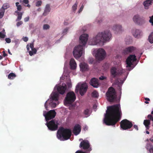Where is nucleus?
<instances>
[{"label":"nucleus","mask_w":153,"mask_h":153,"mask_svg":"<svg viewBox=\"0 0 153 153\" xmlns=\"http://www.w3.org/2000/svg\"><path fill=\"white\" fill-rule=\"evenodd\" d=\"M68 29L67 28L65 29L64 30L63 33H65V32H67L68 31Z\"/></svg>","instance_id":"59"},{"label":"nucleus","mask_w":153,"mask_h":153,"mask_svg":"<svg viewBox=\"0 0 153 153\" xmlns=\"http://www.w3.org/2000/svg\"><path fill=\"white\" fill-rule=\"evenodd\" d=\"M16 75L13 73H10L8 75V78L10 79H13L16 77Z\"/></svg>","instance_id":"31"},{"label":"nucleus","mask_w":153,"mask_h":153,"mask_svg":"<svg viewBox=\"0 0 153 153\" xmlns=\"http://www.w3.org/2000/svg\"><path fill=\"white\" fill-rule=\"evenodd\" d=\"M133 127L137 131L138 130V128L137 125H134L133 126Z\"/></svg>","instance_id":"54"},{"label":"nucleus","mask_w":153,"mask_h":153,"mask_svg":"<svg viewBox=\"0 0 153 153\" xmlns=\"http://www.w3.org/2000/svg\"><path fill=\"white\" fill-rule=\"evenodd\" d=\"M19 3L17 2L16 3V6L17 7V10L19 11H21L22 9V6L20 5H19Z\"/></svg>","instance_id":"38"},{"label":"nucleus","mask_w":153,"mask_h":153,"mask_svg":"<svg viewBox=\"0 0 153 153\" xmlns=\"http://www.w3.org/2000/svg\"><path fill=\"white\" fill-rule=\"evenodd\" d=\"M150 22L152 23V25H153V15L150 17V19L149 20Z\"/></svg>","instance_id":"45"},{"label":"nucleus","mask_w":153,"mask_h":153,"mask_svg":"<svg viewBox=\"0 0 153 153\" xmlns=\"http://www.w3.org/2000/svg\"><path fill=\"white\" fill-rule=\"evenodd\" d=\"M146 148L147 150H150L153 149V146L151 143H146Z\"/></svg>","instance_id":"28"},{"label":"nucleus","mask_w":153,"mask_h":153,"mask_svg":"<svg viewBox=\"0 0 153 153\" xmlns=\"http://www.w3.org/2000/svg\"><path fill=\"white\" fill-rule=\"evenodd\" d=\"M59 94L58 93H54L51 96V100L52 101H57L58 100Z\"/></svg>","instance_id":"27"},{"label":"nucleus","mask_w":153,"mask_h":153,"mask_svg":"<svg viewBox=\"0 0 153 153\" xmlns=\"http://www.w3.org/2000/svg\"><path fill=\"white\" fill-rule=\"evenodd\" d=\"M58 123L54 120H52L46 124L48 129L51 131H54L57 129Z\"/></svg>","instance_id":"12"},{"label":"nucleus","mask_w":153,"mask_h":153,"mask_svg":"<svg viewBox=\"0 0 153 153\" xmlns=\"http://www.w3.org/2000/svg\"><path fill=\"white\" fill-rule=\"evenodd\" d=\"M136 50L135 47L133 46H130L124 49L123 51V53L124 54H127L134 52Z\"/></svg>","instance_id":"16"},{"label":"nucleus","mask_w":153,"mask_h":153,"mask_svg":"<svg viewBox=\"0 0 153 153\" xmlns=\"http://www.w3.org/2000/svg\"><path fill=\"white\" fill-rule=\"evenodd\" d=\"M70 65L71 68V69L74 70L76 69V64L74 59L72 58L71 59Z\"/></svg>","instance_id":"23"},{"label":"nucleus","mask_w":153,"mask_h":153,"mask_svg":"<svg viewBox=\"0 0 153 153\" xmlns=\"http://www.w3.org/2000/svg\"><path fill=\"white\" fill-rule=\"evenodd\" d=\"M122 27L120 25H115L113 26V29L116 31L118 32H119L120 31L122 30Z\"/></svg>","instance_id":"25"},{"label":"nucleus","mask_w":153,"mask_h":153,"mask_svg":"<svg viewBox=\"0 0 153 153\" xmlns=\"http://www.w3.org/2000/svg\"><path fill=\"white\" fill-rule=\"evenodd\" d=\"M149 140L153 143V136L150 138Z\"/></svg>","instance_id":"58"},{"label":"nucleus","mask_w":153,"mask_h":153,"mask_svg":"<svg viewBox=\"0 0 153 153\" xmlns=\"http://www.w3.org/2000/svg\"><path fill=\"white\" fill-rule=\"evenodd\" d=\"M67 84L68 88H70L71 87V83L70 81L67 82Z\"/></svg>","instance_id":"46"},{"label":"nucleus","mask_w":153,"mask_h":153,"mask_svg":"<svg viewBox=\"0 0 153 153\" xmlns=\"http://www.w3.org/2000/svg\"><path fill=\"white\" fill-rule=\"evenodd\" d=\"M71 134L70 129L62 127L58 130L57 137L60 140L64 141L69 139L71 136Z\"/></svg>","instance_id":"4"},{"label":"nucleus","mask_w":153,"mask_h":153,"mask_svg":"<svg viewBox=\"0 0 153 153\" xmlns=\"http://www.w3.org/2000/svg\"><path fill=\"white\" fill-rule=\"evenodd\" d=\"M22 39L25 42H27L28 40V38L27 37L23 38Z\"/></svg>","instance_id":"50"},{"label":"nucleus","mask_w":153,"mask_h":153,"mask_svg":"<svg viewBox=\"0 0 153 153\" xmlns=\"http://www.w3.org/2000/svg\"><path fill=\"white\" fill-rule=\"evenodd\" d=\"M76 87L75 92H77L79 90L80 94L81 96H83L87 91L88 86L86 83H83L81 84L78 83Z\"/></svg>","instance_id":"8"},{"label":"nucleus","mask_w":153,"mask_h":153,"mask_svg":"<svg viewBox=\"0 0 153 153\" xmlns=\"http://www.w3.org/2000/svg\"><path fill=\"white\" fill-rule=\"evenodd\" d=\"M110 73L111 77L114 78L117 76L124 75L123 81L126 79L128 74L125 73V71L123 69L117 71V68L115 67H112L110 70Z\"/></svg>","instance_id":"6"},{"label":"nucleus","mask_w":153,"mask_h":153,"mask_svg":"<svg viewBox=\"0 0 153 153\" xmlns=\"http://www.w3.org/2000/svg\"><path fill=\"white\" fill-rule=\"evenodd\" d=\"M5 40L7 43H9L11 42V40L9 38H6Z\"/></svg>","instance_id":"48"},{"label":"nucleus","mask_w":153,"mask_h":153,"mask_svg":"<svg viewBox=\"0 0 153 153\" xmlns=\"http://www.w3.org/2000/svg\"><path fill=\"white\" fill-rule=\"evenodd\" d=\"M79 66L80 70L82 71H86L89 70L88 65L85 62H83L80 63Z\"/></svg>","instance_id":"19"},{"label":"nucleus","mask_w":153,"mask_h":153,"mask_svg":"<svg viewBox=\"0 0 153 153\" xmlns=\"http://www.w3.org/2000/svg\"><path fill=\"white\" fill-rule=\"evenodd\" d=\"M147 117L148 119L150 120H152L153 122V116L151 114H149L147 116Z\"/></svg>","instance_id":"44"},{"label":"nucleus","mask_w":153,"mask_h":153,"mask_svg":"<svg viewBox=\"0 0 153 153\" xmlns=\"http://www.w3.org/2000/svg\"><path fill=\"white\" fill-rule=\"evenodd\" d=\"M106 96L108 101L111 102H118L119 100L117 99V95L115 89L112 87L109 88L106 93Z\"/></svg>","instance_id":"5"},{"label":"nucleus","mask_w":153,"mask_h":153,"mask_svg":"<svg viewBox=\"0 0 153 153\" xmlns=\"http://www.w3.org/2000/svg\"><path fill=\"white\" fill-rule=\"evenodd\" d=\"M133 20L136 23L141 25L145 22L144 19L143 17H140L138 15H136L133 18Z\"/></svg>","instance_id":"15"},{"label":"nucleus","mask_w":153,"mask_h":153,"mask_svg":"<svg viewBox=\"0 0 153 153\" xmlns=\"http://www.w3.org/2000/svg\"><path fill=\"white\" fill-rule=\"evenodd\" d=\"M137 60L136 56L135 55H130L126 59V67H131L132 63Z\"/></svg>","instance_id":"14"},{"label":"nucleus","mask_w":153,"mask_h":153,"mask_svg":"<svg viewBox=\"0 0 153 153\" xmlns=\"http://www.w3.org/2000/svg\"><path fill=\"white\" fill-rule=\"evenodd\" d=\"M78 3L76 1L75 4L72 7V9L74 11H75L76 9Z\"/></svg>","instance_id":"37"},{"label":"nucleus","mask_w":153,"mask_h":153,"mask_svg":"<svg viewBox=\"0 0 153 153\" xmlns=\"http://www.w3.org/2000/svg\"><path fill=\"white\" fill-rule=\"evenodd\" d=\"M81 131L80 126L79 124H77L74 126L73 132L75 135H77Z\"/></svg>","instance_id":"18"},{"label":"nucleus","mask_w":153,"mask_h":153,"mask_svg":"<svg viewBox=\"0 0 153 153\" xmlns=\"http://www.w3.org/2000/svg\"><path fill=\"white\" fill-rule=\"evenodd\" d=\"M122 114L120 104L108 107L104 122L106 125L114 126L120 120Z\"/></svg>","instance_id":"1"},{"label":"nucleus","mask_w":153,"mask_h":153,"mask_svg":"<svg viewBox=\"0 0 153 153\" xmlns=\"http://www.w3.org/2000/svg\"><path fill=\"white\" fill-rule=\"evenodd\" d=\"M149 151L150 153H153V148Z\"/></svg>","instance_id":"61"},{"label":"nucleus","mask_w":153,"mask_h":153,"mask_svg":"<svg viewBox=\"0 0 153 153\" xmlns=\"http://www.w3.org/2000/svg\"><path fill=\"white\" fill-rule=\"evenodd\" d=\"M144 99L145 100L148 101H150V99L148 98H144Z\"/></svg>","instance_id":"60"},{"label":"nucleus","mask_w":153,"mask_h":153,"mask_svg":"<svg viewBox=\"0 0 153 153\" xmlns=\"http://www.w3.org/2000/svg\"><path fill=\"white\" fill-rule=\"evenodd\" d=\"M42 1L41 0L38 1L36 3V7H39L41 6L42 4Z\"/></svg>","instance_id":"40"},{"label":"nucleus","mask_w":153,"mask_h":153,"mask_svg":"<svg viewBox=\"0 0 153 153\" xmlns=\"http://www.w3.org/2000/svg\"><path fill=\"white\" fill-rule=\"evenodd\" d=\"M23 22L22 21H20L18 22L16 24V25L17 26H19L20 25L22 24Z\"/></svg>","instance_id":"49"},{"label":"nucleus","mask_w":153,"mask_h":153,"mask_svg":"<svg viewBox=\"0 0 153 153\" xmlns=\"http://www.w3.org/2000/svg\"><path fill=\"white\" fill-rule=\"evenodd\" d=\"M10 6L9 4L8 3H4L3 4L1 8L2 9V10H5L7 9Z\"/></svg>","instance_id":"35"},{"label":"nucleus","mask_w":153,"mask_h":153,"mask_svg":"<svg viewBox=\"0 0 153 153\" xmlns=\"http://www.w3.org/2000/svg\"><path fill=\"white\" fill-rule=\"evenodd\" d=\"M23 2L26 4H28L29 1L28 0H23Z\"/></svg>","instance_id":"55"},{"label":"nucleus","mask_w":153,"mask_h":153,"mask_svg":"<svg viewBox=\"0 0 153 153\" xmlns=\"http://www.w3.org/2000/svg\"><path fill=\"white\" fill-rule=\"evenodd\" d=\"M56 113L54 110H51L47 112L44 111L43 113V116L45 117L46 121L53 118L56 115Z\"/></svg>","instance_id":"13"},{"label":"nucleus","mask_w":153,"mask_h":153,"mask_svg":"<svg viewBox=\"0 0 153 153\" xmlns=\"http://www.w3.org/2000/svg\"><path fill=\"white\" fill-rule=\"evenodd\" d=\"M2 53H3V56L4 57H5L7 56V54L5 53V51H3Z\"/></svg>","instance_id":"53"},{"label":"nucleus","mask_w":153,"mask_h":153,"mask_svg":"<svg viewBox=\"0 0 153 153\" xmlns=\"http://www.w3.org/2000/svg\"><path fill=\"white\" fill-rule=\"evenodd\" d=\"M30 48L31 49L34 48V43L33 42L32 43L30 44V45L28 44L27 45V51H29L30 50Z\"/></svg>","instance_id":"34"},{"label":"nucleus","mask_w":153,"mask_h":153,"mask_svg":"<svg viewBox=\"0 0 153 153\" xmlns=\"http://www.w3.org/2000/svg\"><path fill=\"white\" fill-rule=\"evenodd\" d=\"M143 124L147 129H149V126L150 124V121L149 120H145L144 121Z\"/></svg>","instance_id":"29"},{"label":"nucleus","mask_w":153,"mask_h":153,"mask_svg":"<svg viewBox=\"0 0 153 153\" xmlns=\"http://www.w3.org/2000/svg\"><path fill=\"white\" fill-rule=\"evenodd\" d=\"M16 13H17L18 15V17L16 19V21H19L22 19V13L21 12H18L17 11H16Z\"/></svg>","instance_id":"30"},{"label":"nucleus","mask_w":153,"mask_h":153,"mask_svg":"<svg viewBox=\"0 0 153 153\" xmlns=\"http://www.w3.org/2000/svg\"><path fill=\"white\" fill-rule=\"evenodd\" d=\"M4 10L1 9H0V19L2 18L4 16Z\"/></svg>","instance_id":"39"},{"label":"nucleus","mask_w":153,"mask_h":153,"mask_svg":"<svg viewBox=\"0 0 153 153\" xmlns=\"http://www.w3.org/2000/svg\"><path fill=\"white\" fill-rule=\"evenodd\" d=\"M153 3V0H146L144 2L143 4L145 9H147Z\"/></svg>","instance_id":"22"},{"label":"nucleus","mask_w":153,"mask_h":153,"mask_svg":"<svg viewBox=\"0 0 153 153\" xmlns=\"http://www.w3.org/2000/svg\"><path fill=\"white\" fill-rule=\"evenodd\" d=\"M5 35L0 32V38H4L5 37Z\"/></svg>","instance_id":"43"},{"label":"nucleus","mask_w":153,"mask_h":153,"mask_svg":"<svg viewBox=\"0 0 153 153\" xmlns=\"http://www.w3.org/2000/svg\"><path fill=\"white\" fill-rule=\"evenodd\" d=\"M50 28V26L48 24H44L43 26V29L44 30H47Z\"/></svg>","instance_id":"41"},{"label":"nucleus","mask_w":153,"mask_h":153,"mask_svg":"<svg viewBox=\"0 0 153 153\" xmlns=\"http://www.w3.org/2000/svg\"><path fill=\"white\" fill-rule=\"evenodd\" d=\"M47 101H46V102H45V108L46 109V110H48V106H47Z\"/></svg>","instance_id":"56"},{"label":"nucleus","mask_w":153,"mask_h":153,"mask_svg":"<svg viewBox=\"0 0 153 153\" xmlns=\"http://www.w3.org/2000/svg\"><path fill=\"white\" fill-rule=\"evenodd\" d=\"M50 104L51 105V106L53 108H55L56 106V103L55 102H51V103H50Z\"/></svg>","instance_id":"42"},{"label":"nucleus","mask_w":153,"mask_h":153,"mask_svg":"<svg viewBox=\"0 0 153 153\" xmlns=\"http://www.w3.org/2000/svg\"><path fill=\"white\" fill-rule=\"evenodd\" d=\"M79 146L80 148L86 150L85 152L86 153H90V152L92 150V149L90 146L89 142L88 140H82L80 143Z\"/></svg>","instance_id":"9"},{"label":"nucleus","mask_w":153,"mask_h":153,"mask_svg":"<svg viewBox=\"0 0 153 153\" xmlns=\"http://www.w3.org/2000/svg\"><path fill=\"white\" fill-rule=\"evenodd\" d=\"M105 77L103 76H101L99 78V79L100 80H104L105 79Z\"/></svg>","instance_id":"57"},{"label":"nucleus","mask_w":153,"mask_h":153,"mask_svg":"<svg viewBox=\"0 0 153 153\" xmlns=\"http://www.w3.org/2000/svg\"><path fill=\"white\" fill-rule=\"evenodd\" d=\"M111 37V34L108 30L104 31V32L99 33L93 39V41L94 42V45L100 44L101 42H104L109 41Z\"/></svg>","instance_id":"3"},{"label":"nucleus","mask_w":153,"mask_h":153,"mask_svg":"<svg viewBox=\"0 0 153 153\" xmlns=\"http://www.w3.org/2000/svg\"><path fill=\"white\" fill-rule=\"evenodd\" d=\"M76 96L74 92L73 91L68 92L67 94L64 101V103L65 105L68 104H71L75 101Z\"/></svg>","instance_id":"7"},{"label":"nucleus","mask_w":153,"mask_h":153,"mask_svg":"<svg viewBox=\"0 0 153 153\" xmlns=\"http://www.w3.org/2000/svg\"><path fill=\"white\" fill-rule=\"evenodd\" d=\"M8 52L9 54L12 55V53H11L10 52V50L9 49L8 50Z\"/></svg>","instance_id":"63"},{"label":"nucleus","mask_w":153,"mask_h":153,"mask_svg":"<svg viewBox=\"0 0 153 153\" xmlns=\"http://www.w3.org/2000/svg\"><path fill=\"white\" fill-rule=\"evenodd\" d=\"M31 50V51H29V54L30 56H32L34 54L36 53L37 50L35 48H33Z\"/></svg>","instance_id":"32"},{"label":"nucleus","mask_w":153,"mask_h":153,"mask_svg":"<svg viewBox=\"0 0 153 153\" xmlns=\"http://www.w3.org/2000/svg\"><path fill=\"white\" fill-rule=\"evenodd\" d=\"M90 83V85L94 88H97L99 85L98 80L95 78H92L91 79Z\"/></svg>","instance_id":"20"},{"label":"nucleus","mask_w":153,"mask_h":153,"mask_svg":"<svg viewBox=\"0 0 153 153\" xmlns=\"http://www.w3.org/2000/svg\"><path fill=\"white\" fill-rule=\"evenodd\" d=\"M93 61V59H91L89 61V62L90 63H92V62Z\"/></svg>","instance_id":"62"},{"label":"nucleus","mask_w":153,"mask_h":153,"mask_svg":"<svg viewBox=\"0 0 153 153\" xmlns=\"http://www.w3.org/2000/svg\"><path fill=\"white\" fill-rule=\"evenodd\" d=\"M91 113V112L90 110L88 108L85 109L83 112V114L85 115V117H87L90 116Z\"/></svg>","instance_id":"24"},{"label":"nucleus","mask_w":153,"mask_h":153,"mask_svg":"<svg viewBox=\"0 0 153 153\" xmlns=\"http://www.w3.org/2000/svg\"><path fill=\"white\" fill-rule=\"evenodd\" d=\"M105 55L106 52L102 48L98 49L96 52L95 57L98 60L101 61L104 59Z\"/></svg>","instance_id":"11"},{"label":"nucleus","mask_w":153,"mask_h":153,"mask_svg":"<svg viewBox=\"0 0 153 153\" xmlns=\"http://www.w3.org/2000/svg\"><path fill=\"white\" fill-rule=\"evenodd\" d=\"M57 89L58 91L59 94H64L67 89V86L65 84L63 83L62 85L59 86Z\"/></svg>","instance_id":"17"},{"label":"nucleus","mask_w":153,"mask_h":153,"mask_svg":"<svg viewBox=\"0 0 153 153\" xmlns=\"http://www.w3.org/2000/svg\"><path fill=\"white\" fill-rule=\"evenodd\" d=\"M88 35L87 34H83L79 37V42L81 45L75 46L73 51V54L75 58H79L82 55L83 46H85L88 40Z\"/></svg>","instance_id":"2"},{"label":"nucleus","mask_w":153,"mask_h":153,"mask_svg":"<svg viewBox=\"0 0 153 153\" xmlns=\"http://www.w3.org/2000/svg\"><path fill=\"white\" fill-rule=\"evenodd\" d=\"M148 39L150 43H153V31L149 35Z\"/></svg>","instance_id":"33"},{"label":"nucleus","mask_w":153,"mask_h":153,"mask_svg":"<svg viewBox=\"0 0 153 153\" xmlns=\"http://www.w3.org/2000/svg\"><path fill=\"white\" fill-rule=\"evenodd\" d=\"M133 35L136 38H139L142 35L141 31L138 29H134L132 31Z\"/></svg>","instance_id":"21"},{"label":"nucleus","mask_w":153,"mask_h":153,"mask_svg":"<svg viewBox=\"0 0 153 153\" xmlns=\"http://www.w3.org/2000/svg\"><path fill=\"white\" fill-rule=\"evenodd\" d=\"M75 153H86V152H83L81 150H78L76 151Z\"/></svg>","instance_id":"52"},{"label":"nucleus","mask_w":153,"mask_h":153,"mask_svg":"<svg viewBox=\"0 0 153 153\" xmlns=\"http://www.w3.org/2000/svg\"><path fill=\"white\" fill-rule=\"evenodd\" d=\"M98 94L97 92L96 91H94L92 93V96L93 97L97 98L98 96Z\"/></svg>","instance_id":"36"},{"label":"nucleus","mask_w":153,"mask_h":153,"mask_svg":"<svg viewBox=\"0 0 153 153\" xmlns=\"http://www.w3.org/2000/svg\"><path fill=\"white\" fill-rule=\"evenodd\" d=\"M133 125L132 122L127 119H124L120 122V128L123 130H126L131 128Z\"/></svg>","instance_id":"10"},{"label":"nucleus","mask_w":153,"mask_h":153,"mask_svg":"<svg viewBox=\"0 0 153 153\" xmlns=\"http://www.w3.org/2000/svg\"><path fill=\"white\" fill-rule=\"evenodd\" d=\"M145 103L146 104H148L149 103V102L148 101H146L145 102Z\"/></svg>","instance_id":"64"},{"label":"nucleus","mask_w":153,"mask_h":153,"mask_svg":"<svg viewBox=\"0 0 153 153\" xmlns=\"http://www.w3.org/2000/svg\"><path fill=\"white\" fill-rule=\"evenodd\" d=\"M29 19V16H27L24 19V21L25 22H27L28 21Z\"/></svg>","instance_id":"51"},{"label":"nucleus","mask_w":153,"mask_h":153,"mask_svg":"<svg viewBox=\"0 0 153 153\" xmlns=\"http://www.w3.org/2000/svg\"><path fill=\"white\" fill-rule=\"evenodd\" d=\"M84 8V5H82L80 8L78 12L79 13H81L82 10Z\"/></svg>","instance_id":"47"},{"label":"nucleus","mask_w":153,"mask_h":153,"mask_svg":"<svg viewBox=\"0 0 153 153\" xmlns=\"http://www.w3.org/2000/svg\"><path fill=\"white\" fill-rule=\"evenodd\" d=\"M50 10L51 8L50 5L49 4H47L46 6L45 9L43 14V15L44 16H46L47 13L50 11Z\"/></svg>","instance_id":"26"}]
</instances>
